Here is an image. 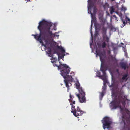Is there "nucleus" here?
I'll list each match as a JSON object with an SVG mask.
<instances>
[{
    "mask_svg": "<svg viewBox=\"0 0 130 130\" xmlns=\"http://www.w3.org/2000/svg\"><path fill=\"white\" fill-rule=\"evenodd\" d=\"M99 17V19H101V18H102V17Z\"/></svg>",
    "mask_w": 130,
    "mask_h": 130,
    "instance_id": "nucleus-34",
    "label": "nucleus"
},
{
    "mask_svg": "<svg viewBox=\"0 0 130 130\" xmlns=\"http://www.w3.org/2000/svg\"><path fill=\"white\" fill-rule=\"evenodd\" d=\"M91 17V22L93 21V22H95L96 20V17Z\"/></svg>",
    "mask_w": 130,
    "mask_h": 130,
    "instance_id": "nucleus-26",
    "label": "nucleus"
},
{
    "mask_svg": "<svg viewBox=\"0 0 130 130\" xmlns=\"http://www.w3.org/2000/svg\"><path fill=\"white\" fill-rule=\"evenodd\" d=\"M96 33H95V34H94V35H96Z\"/></svg>",
    "mask_w": 130,
    "mask_h": 130,
    "instance_id": "nucleus-40",
    "label": "nucleus"
},
{
    "mask_svg": "<svg viewBox=\"0 0 130 130\" xmlns=\"http://www.w3.org/2000/svg\"><path fill=\"white\" fill-rule=\"evenodd\" d=\"M57 48L58 49H60L62 51V53L64 54V53L65 52V50L62 47H60V46H57Z\"/></svg>",
    "mask_w": 130,
    "mask_h": 130,
    "instance_id": "nucleus-22",
    "label": "nucleus"
},
{
    "mask_svg": "<svg viewBox=\"0 0 130 130\" xmlns=\"http://www.w3.org/2000/svg\"><path fill=\"white\" fill-rule=\"evenodd\" d=\"M103 124V128L104 129L107 128L109 129L111 128L112 122L111 119L107 117H105L101 120Z\"/></svg>",
    "mask_w": 130,
    "mask_h": 130,
    "instance_id": "nucleus-7",
    "label": "nucleus"
},
{
    "mask_svg": "<svg viewBox=\"0 0 130 130\" xmlns=\"http://www.w3.org/2000/svg\"><path fill=\"white\" fill-rule=\"evenodd\" d=\"M112 95L115 96L114 100L110 103V106L111 109H115L119 107L120 103L125 107L126 104V101L122 100V99L124 98L126 100H128L127 96L124 94V92L122 88H119L117 87L115 88L112 92Z\"/></svg>",
    "mask_w": 130,
    "mask_h": 130,
    "instance_id": "nucleus-1",
    "label": "nucleus"
},
{
    "mask_svg": "<svg viewBox=\"0 0 130 130\" xmlns=\"http://www.w3.org/2000/svg\"><path fill=\"white\" fill-rule=\"evenodd\" d=\"M107 29L106 28L103 27L102 29V33L103 36L106 35V33Z\"/></svg>",
    "mask_w": 130,
    "mask_h": 130,
    "instance_id": "nucleus-16",
    "label": "nucleus"
},
{
    "mask_svg": "<svg viewBox=\"0 0 130 130\" xmlns=\"http://www.w3.org/2000/svg\"><path fill=\"white\" fill-rule=\"evenodd\" d=\"M29 1L30 2V0H29Z\"/></svg>",
    "mask_w": 130,
    "mask_h": 130,
    "instance_id": "nucleus-44",
    "label": "nucleus"
},
{
    "mask_svg": "<svg viewBox=\"0 0 130 130\" xmlns=\"http://www.w3.org/2000/svg\"><path fill=\"white\" fill-rule=\"evenodd\" d=\"M96 53L97 55H98L100 57V60L102 62L100 70L102 71L103 73L102 75H101L100 72H98L97 73L98 75L97 76L106 83V79L107 76L106 75L105 71L107 70L108 66L107 65L102 64V63L104 61L105 59L106 58L105 53L104 51H102L101 50L99 49H97L96 50Z\"/></svg>",
    "mask_w": 130,
    "mask_h": 130,
    "instance_id": "nucleus-3",
    "label": "nucleus"
},
{
    "mask_svg": "<svg viewBox=\"0 0 130 130\" xmlns=\"http://www.w3.org/2000/svg\"><path fill=\"white\" fill-rule=\"evenodd\" d=\"M116 13L119 16H122V14L120 13H119V12H116Z\"/></svg>",
    "mask_w": 130,
    "mask_h": 130,
    "instance_id": "nucleus-30",
    "label": "nucleus"
},
{
    "mask_svg": "<svg viewBox=\"0 0 130 130\" xmlns=\"http://www.w3.org/2000/svg\"><path fill=\"white\" fill-rule=\"evenodd\" d=\"M111 17V19L112 18H111V17Z\"/></svg>",
    "mask_w": 130,
    "mask_h": 130,
    "instance_id": "nucleus-41",
    "label": "nucleus"
},
{
    "mask_svg": "<svg viewBox=\"0 0 130 130\" xmlns=\"http://www.w3.org/2000/svg\"><path fill=\"white\" fill-rule=\"evenodd\" d=\"M118 108H120V112H123V111L124 110V108L121 107V106L120 104L119 107ZM124 111L127 114H129V113L130 112L129 111V110L127 108H125Z\"/></svg>",
    "mask_w": 130,
    "mask_h": 130,
    "instance_id": "nucleus-12",
    "label": "nucleus"
},
{
    "mask_svg": "<svg viewBox=\"0 0 130 130\" xmlns=\"http://www.w3.org/2000/svg\"><path fill=\"white\" fill-rule=\"evenodd\" d=\"M92 24L91 25V29H90L91 33L92 36V32H91V29H92Z\"/></svg>",
    "mask_w": 130,
    "mask_h": 130,
    "instance_id": "nucleus-32",
    "label": "nucleus"
},
{
    "mask_svg": "<svg viewBox=\"0 0 130 130\" xmlns=\"http://www.w3.org/2000/svg\"><path fill=\"white\" fill-rule=\"evenodd\" d=\"M109 59L111 61L115 63L117 62V60L115 57H113L112 55H110L108 57Z\"/></svg>",
    "mask_w": 130,
    "mask_h": 130,
    "instance_id": "nucleus-13",
    "label": "nucleus"
},
{
    "mask_svg": "<svg viewBox=\"0 0 130 130\" xmlns=\"http://www.w3.org/2000/svg\"><path fill=\"white\" fill-rule=\"evenodd\" d=\"M115 17V18H117V17Z\"/></svg>",
    "mask_w": 130,
    "mask_h": 130,
    "instance_id": "nucleus-36",
    "label": "nucleus"
},
{
    "mask_svg": "<svg viewBox=\"0 0 130 130\" xmlns=\"http://www.w3.org/2000/svg\"><path fill=\"white\" fill-rule=\"evenodd\" d=\"M69 97L70 98L68 100L71 103L70 105L71 106V112L73 113L74 115L76 117L82 115L83 113V112L80 110L78 106L77 107V108H75V106L73 105V104H75V101L73 99L74 97H73L70 93Z\"/></svg>",
    "mask_w": 130,
    "mask_h": 130,
    "instance_id": "nucleus-5",
    "label": "nucleus"
},
{
    "mask_svg": "<svg viewBox=\"0 0 130 130\" xmlns=\"http://www.w3.org/2000/svg\"><path fill=\"white\" fill-rule=\"evenodd\" d=\"M32 35L34 36L35 38L36 39L37 41H39L40 43H43V42L41 37V34L40 32L39 35L38 34H37L36 35L32 34Z\"/></svg>",
    "mask_w": 130,
    "mask_h": 130,
    "instance_id": "nucleus-10",
    "label": "nucleus"
},
{
    "mask_svg": "<svg viewBox=\"0 0 130 130\" xmlns=\"http://www.w3.org/2000/svg\"><path fill=\"white\" fill-rule=\"evenodd\" d=\"M45 42L46 43H46H47V46H48V45L49 44L50 45V47H50L51 48H53L54 45L52 43H51L50 42H48L47 40H46Z\"/></svg>",
    "mask_w": 130,
    "mask_h": 130,
    "instance_id": "nucleus-21",
    "label": "nucleus"
},
{
    "mask_svg": "<svg viewBox=\"0 0 130 130\" xmlns=\"http://www.w3.org/2000/svg\"><path fill=\"white\" fill-rule=\"evenodd\" d=\"M89 6L88 7L91 8L93 7L94 5V4L92 0H90L88 2Z\"/></svg>",
    "mask_w": 130,
    "mask_h": 130,
    "instance_id": "nucleus-19",
    "label": "nucleus"
},
{
    "mask_svg": "<svg viewBox=\"0 0 130 130\" xmlns=\"http://www.w3.org/2000/svg\"><path fill=\"white\" fill-rule=\"evenodd\" d=\"M127 10L126 8V7L123 6H122L121 8V10H123L124 11H125Z\"/></svg>",
    "mask_w": 130,
    "mask_h": 130,
    "instance_id": "nucleus-29",
    "label": "nucleus"
},
{
    "mask_svg": "<svg viewBox=\"0 0 130 130\" xmlns=\"http://www.w3.org/2000/svg\"><path fill=\"white\" fill-rule=\"evenodd\" d=\"M121 22L123 23L120 26L121 28L123 27L126 24L130 25V19L128 17H121Z\"/></svg>",
    "mask_w": 130,
    "mask_h": 130,
    "instance_id": "nucleus-8",
    "label": "nucleus"
},
{
    "mask_svg": "<svg viewBox=\"0 0 130 130\" xmlns=\"http://www.w3.org/2000/svg\"><path fill=\"white\" fill-rule=\"evenodd\" d=\"M107 53L108 54H110L111 53V51L110 50H108L107 52Z\"/></svg>",
    "mask_w": 130,
    "mask_h": 130,
    "instance_id": "nucleus-33",
    "label": "nucleus"
},
{
    "mask_svg": "<svg viewBox=\"0 0 130 130\" xmlns=\"http://www.w3.org/2000/svg\"><path fill=\"white\" fill-rule=\"evenodd\" d=\"M112 1H113L115 0H111Z\"/></svg>",
    "mask_w": 130,
    "mask_h": 130,
    "instance_id": "nucleus-37",
    "label": "nucleus"
},
{
    "mask_svg": "<svg viewBox=\"0 0 130 130\" xmlns=\"http://www.w3.org/2000/svg\"><path fill=\"white\" fill-rule=\"evenodd\" d=\"M114 9L113 6L111 7L110 9V13L111 14H112V13L114 12Z\"/></svg>",
    "mask_w": 130,
    "mask_h": 130,
    "instance_id": "nucleus-24",
    "label": "nucleus"
},
{
    "mask_svg": "<svg viewBox=\"0 0 130 130\" xmlns=\"http://www.w3.org/2000/svg\"><path fill=\"white\" fill-rule=\"evenodd\" d=\"M127 76L128 75L127 74H125L124 75L122 78L120 79V82L122 83L123 82L124 80H125V81H126L127 79Z\"/></svg>",
    "mask_w": 130,
    "mask_h": 130,
    "instance_id": "nucleus-14",
    "label": "nucleus"
},
{
    "mask_svg": "<svg viewBox=\"0 0 130 130\" xmlns=\"http://www.w3.org/2000/svg\"><path fill=\"white\" fill-rule=\"evenodd\" d=\"M104 40L105 41L104 42H106L107 43H108L109 41V39L107 35L104 36H103Z\"/></svg>",
    "mask_w": 130,
    "mask_h": 130,
    "instance_id": "nucleus-17",
    "label": "nucleus"
},
{
    "mask_svg": "<svg viewBox=\"0 0 130 130\" xmlns=\"http://www.w3.org/2000/svg\"><path fill=\"white\" fill-rule=\"evenodd\" d=\"M103 7L104 9L106 8H108L109 7V5L107 2L105 3V4L103 5Z\"/></svg>",
    "mask_w": 130,
    "mask_h": 130,
    "instance_id": "nucleus-20",
    "label": "nucleus"
},
{
    "mask_svg": "<svg viewBox=\"0 0 130 130\" xmlns=\"http://www.w3.org/2000/svg\"><path fill=\"white\" fill-rule=\"evenodd\" d=\"M113 16L114 17V16H116V15H113Z\"/></svg>",
    "mask_w": 130,
    "mask_h": 130,
    "instance_id": "nucleus-38",
    "label": "nucleus"
},
{
    "mask_svg": "<svg viewBox=\"0 0 130 130\" xmlns=\"http://www.w3.org/2000/svg\"><path fill=\"white\" fill-rule=\"evenodd\" d=\"M97 9L96 8H94L93 9V14H95L97 12Z\"/></svg>",
    "mask_w": 130,
    "mask_h": 130,
    "instance_id": "nucleus-28",
    "label": "nucleus"
},
{
    "mask_svg": "<svg viewBox=\"0 0 130 130\" xmlns=\"http://www.w3.org/2000/svg\"><path fill=\"white\" fill-rule=\"evenodd\" d=\"M104 83H103V86L102 87V91H103V92H105L106 90V84L107 83V79H106V83L104 81Z\"/></svg>",
    "mask_w": 130,
    "mask_h": 130,
    "instance_id": "nucleus-15",
    "label": "nucleus"
},
{
    "mask_svg": "<svg viewBox=\"0 0 130 130\" xmlns=\"http://www.w3.org/2000/svg\"><path fill=\"white\" fill-rule=\"evenodd\" d=\"M96 33H97V34H98V33L97 32H96Z\"/></svg>",
    "mask_w": 130,
    "mask_h": 130,
    "instance_id": "nucleus-43",
    "label": "nucleus"
},
{
    "mask_svg": "<svg viewBox=\"0 0 130 130\" xmlns=\"http://www.w3.org/2000/svg\"><path fill=\"white\" fill-rule=\"evenodd\" d=\"M121 44L123 45H124V44L122 43H121Z\"/></svg>",
    "mask_w": 130,
    "mask_h": 130,
    "instance_id": "nucleus-35",
    "label": "nucleus"
},
{
    "mask_svg": "<svg viewBox=\"0 0 130 130\" xmlns=\"http://www.w3.org/2000/svg\"><path fill=\"white\" fill-rule=\"evenodd\" d=\"M119 65L121 68L125 70L127 68H128V67L126 63L124 62H121Z\"/></svg>",
    "mask_w": 130,
    "mask_h": 130,
    "instance_id": "nucleus-11",
    "label": "nucleus"
},
{
    "mask_svg": "<svg viewBox=\"0 0 130 130\" xmlns=\"http://www.w3.org/2000/svg\"><path fill=\"white\" fill-rule=\"evenodd\" d=\"M95 28L96 30H99L101 28V25L98 23H95L94 25Z\"/></svg>",
    "mask_w": 130,
    "mask_h": 130,
    "instance_id": "nucleus-18",
    "label": "nucleus"
},
{
    "mask_svg": "<svg viewBox=\"0 0 130 130\" xmlns=\"http://www.w3.org/2000/svg\"><path fill=\"white\" fill-rule=\"evenodd\" d=\"M76 88L78 89L79 94L76 95L77 96L80 102L81 103H85L86 102V99L85 97V93L83 91L82 87H80V85L78 81L75 84Z\"/></svg>",
    "mask_w": 130,
    "mask_h": 130,
    "instance_id": "nucleus-6",
    "label": "nucleus"
},
{
    "mask_svg": "<svg viewBox=\"0 0 130 130\" xmlns=\"http://www.w3.org/2000/svg\"><path fill=\"white\" fill-rule=\"evenodd\" d=\"M41 43L42 44V45H43L45 48H47L48 50L47 53L49 55V56L51 57H52V55L50 56L51 55V54L52 52V48H51L50 47H49V46H47V43H46V44H43V43Z\"/></svg>",
    "mask_w": 130,
    "mask_h": 130,
    "instance_id": "nucleus-9",
    "label": "nucleus"
},
{
    "mask_svg": "<svg viewBox=\"0 0 130 130\" xmlns=\"http://www.w3.org/2000/svg\"><path fill=\"white\" fill-rule=\"evenodd\" d=\"M106 45V44L105 42H104L102 43V47L103 48H105Z\"/></svg>",
    "mask_w": 130,
    "mask_h": 130,
    "instance_id": "nucleus-25",
    "label": "nucleus"
},
{
    "mask_svg": "<svg viewBox=\"0 0 130 130\" xmlns=\"http://www.w3.org/2000/svg\"><path fill=\"white\" fill-rule=\"evenodd\" d=\"M123 86L122 87V88L123 87Z\"/></svg>",
    "mask_w": 130,
    "mask_h": 130,
    "instance_id": "nucleus-42",
    "label": "nucleus"
},
{
    "mask_svg": "<svg viewBox=\"0 0 130 130\" xmlns=\"http://www.w3.org/2000/svg\"><path fill=\"white\" fill-rule=\"evenodd\" d=\"M51 26V23L47 22H40L38 28L40 32L41 36L43 35L45 37L53 35L55 36L54 34L52 33V32L50 31V28Z\"/></svg>",
    "mask_w": 130,
    "mask_h": 130,
    "instance_id": "nucleus-4",
    "label": "nucleus"
},
{
    "mask_svg": "<svg viewBox=\"0 0 130 130\" xmlns=\"http://www.w3.org/2000/svg\"><path fill=\"white\" fill-rule=\"evenodd\" d=\"M122 118L123 122L124 123V124L125 125V120L126 119L124 116H122Z\"/></svg>",
    "mask_w": 130,
    "mask_h": 130,
    "instance_id": "nucleus-27",
    "label": "nucleus"
},
{
    "mask_svg": "<svg viewBox=\"0 0 130 130\" xmlns=\"http://www.w3.org/2000/svg\"><path fill=\"white\" fill-rule=\"evenodd\" d=\"M25 1H29V0H25Z\"/></svg>",
    "mask_w": 130,
    "mask_h": 130,
    "instance_id": "nucleus-39",
    "label": "nucleus"
},
{
    "mask_svg": "<svg viewBox=\"0 0 130 130\" xmlns=\"http://www.w3.org/2000/svg\"><path fill=\"white\" fill-rule=\"evenodd\" d=\"M105 93V92H103V91H102V92L101 93V96L102 98L104 95V94Z\"/></svg>",
    "mask_w": 130,
    "mask_h": 130,
    "instance_id": "nucleus-31",
    "label": "nucleus"
},
{
    "mask_svg": "<svg viewBox=\"0 0 130 130\" xmlns=\"http://www.w3.org/2000/svg\"><path fill=\"white\" fill-rule=\"evenodd\" d=\"M59 58V61L60 63L59 65L58 66L55 64L54 66H56L58 67V70H62L61 71L60 74L62 76L63 78L65 79L64 81L65 83L66 86L67 88L68 91L69 89V84L71 85L70 81H72V77L71 75H68L69 73L70 72V68L66 64H62L59 62V58H64L65 56V54L64 53H61L59 55L57 53Z\"/></svg>",
    "mask_w": 130,
    "mask_h": 130,
    "instance_id": "nucleus-2",
    "label": "nucleus"
},
{
    "mask_svg": "<svg viewBox=\"0 0 130 130\" xmlns=\"http://www.w3.org/2000/svg\"><path fill=\"white\" fill-rule=\"evenodd\" d=\"M89 7H88V13L89 14L90 13L91 14V16H93V14L91 13V9Z\"/></svg>",
    "mask_w": 130,
    "mask_h": 130,
    "instance_id": "nucleus-23",
    "label": "nucleus"
}]
</instances>
